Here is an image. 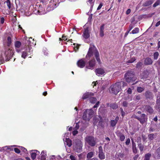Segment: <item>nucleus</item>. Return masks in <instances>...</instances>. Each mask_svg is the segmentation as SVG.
Instances as JSON below:
<instances>
[{
  "instance_id": "f257e3e1",
  "label": "nucleus",
  "mask_w": 160,
  "mask_h": 160,
  "mask_svg": "<svg viewBox=\"0 0 160 160\" xmlns=\"http://www.w3.org/2000/svg\"><path fill=\"white\" fill-rule=\"evenodd\" d=\"M93 54L98 63H101V60L99 58V54L97 50H95L94 47H91L89 49L86 57L90 58L92 56Z\"/></svg>"
},
{
  "instance_id": "f03ea898",
  "label": "nucleus",
  "mask_w": 160,
  "mask_h": 160,
  "mask_svg": "<svg viewBox=\"0 0 160 160\" xmlns=\"http://www.w3.org/2000/svg\"><path fill=\"white\" fill-rule=\"evenodd\" d=\"M119 83L117 82L114 84L112 85L110 87L111 89V92L115 95H117L121 90V86H120Z\"/></svg>"
},
{
  "instance_id": "7ed1b4c3",
  "label": "nucleus",
  "mask_w": 160,
  "mask_h": 160,
  "mask_svg": "<svg viewBox=\"0 0 160 160\" xmlns=\"http://www.w3.org/2000/svg\"><path fill=\"white\" fill-rule=\"evenodd\" d=\"M25 50L22 52V57L25 59L28 55L32 56V49L31 47L28 46L26 47Z\"/></svg>"
},
{
  "instance_id": "20e7f679",
  "label": "nucleus",
  "mask_w": 160,
  "mask_h": 160,
  "mask_svg": "<svg viewBox=\"0 0 160 160\" xmlns=\"http://www.w3.org/2000/svg\"><path fill=\"white\" fill-rule=\"evenodd\" d=\"M82 143L80 140H76L75 145L73 147V149L77 152H81L82 151Z\"/></svg>"
},
{
  "instance_id": "39448f33",
  "label": "nucleus",
  "mask_w": 160,
  "mask_h": 160,
  "mask_svg": "<svg viewBox=\"0 0 160 160\" xmlns=\"http://www.w3.org/2000/svg\"><path fill=\"white\" fill-rule=\"evenodd\" d=\"M85 140L91 146L93 147L96 145V140L92 136H87L85 138Z\"/></svg>"
},
{
  "instance_id": "423d86ee",
  "label": "nucleus",
  "mask_w": 160,
  "mask_h": 160,
  "mask_svg": "<svg viewBox=\"0 0 160 160\" xmlns=\"http://www.w3.org/2000/svg\"><path fill=\"white\" fill-rule=\"evenodd\" d=\"M5 54L6 55L7 58H6V61H8L14 55V51L10 48H9L8 50L6 51Z\"/></svg>"
},
{
  "instance_id": "0eeeda50",
  "label": "nucleus",
  "mask_w": 160,
  "mask_h": 160,
  "mask_svg": "<svg viewBox=\"0 0 160 160\" xmlns=\"http://www.w3.org/2000/svg\"><path fill=\"white\" fill-rule=\"evenodd\" d=\"M98 157L101 160H104L105 158V153L103 152V149L102 146H100L98 147Z\"/></svg>"
},
{
  "instance_id": "6e6552de",
  "label": "nucleus",
  "mask_w": 160,
  "mask_h": 160,
  "mask_svg": "<svg viewBox=\"0 0 160 160\" xmlns=\"http://www.w3.org/2000/svg\"><path fill=\"white\" fill-rule=\"evenodd\" d=\"M96 64V61L94 58H93L89 61L86 67L88 69H93Z\"/></svg>"
},
{
  "instance_id": "1a4fd4ad",
  "label": "nucleus",
  "mask_w": 160,
  "mask_h": 160,
  "mask_svg": "<svg viewBox=\"0 0 160 160\" xmlns=\"http://www.w3.org/2000/svg\"><path fill=\"white\" fill-rule=\"evenodd\" d=\"M144 96L146 99L149 100L153 99L154 98V95L150 91L148 90L145 92Z\"/></svg>"
},
{
  "instance_id": "9d476101",
  "label": "nucleus",
  "mask_w": 160,
  "mask_h": 160,
  "mask_svg": "<svg viewBox=\"0 0 160 160\" xmlns=\"http://www.w3.org/2000/svg\"><path fill=\"white\" fill-rule=\"evenodd\" d=\"M78 66L81 68H84L86 65V62L84 60V59H81L78 61L77 63Z\"/></svg>"
},
{
  "instance_id": "9b49d317",
  "label": "nucleus",
  "mask_w": 160,
  "mask_h": 160,
  "mask_svg": "<svg viewBox=\"0 0 160 160\" xmlns=\"http://www.w3.org/2000/svg\"><path fill=\"white\" fill-rule=\"evenodd\" d=\"M94 96V93L92 92H86L84 93L82 95V98L84 100L87 98L89 99L91 97Z\"/></svg>"
},
{
  "instance_id": "f8f14e48",
  "label": "nucleus",
  "mask_w": 160,
  "mask_h": 160,
  "mask_svg": "<svg viewBox=\"0 0 160 160\" xmlns=\"http://www.w3.org/2000/svg\"><path fill=\"white\" fill-rule=\"evenodd\" d=\"M144 110L149 114H152L154 110L149 105H145L143 107Z\"/></svg>"
},
{
  "instance_id": "ddd939ff",
  "label": "nucleus",
  "mask_w": 160,
  "mask_h": 160,
  "mask_svg": "<svg viewBox=\"0 0 160 160\" xmlns=\"http://www.w3.org/2000/svg\"><path fill=\"white\" fill-rule=\"evenodd\" d=\"M146 115L143 113L141 115L140 118L137 117L138 119L140 122V123L142 124H143L146 122Z\"/></svg>"
},
{
  "instance_id": "4468645a",
  "label": "nucleus",
  "mask_w": 160,
  "mask_h": 160,
  "mask_svg": "<svg viewBox=\"0 0 160 160\" xmlns=\"http://www.w3.org/2000/svg\"><path fill=\"white\" fill-rule=\"evenodd\" d=\"M95 72L96 74L98 76L102 75L105 73L104 70L102 68H98L96 69Z\"/></svg>"
},
{
  "instance_id": "2eb2a0df",
  "label": "nucleus",
  "mask_w": 160,
  "mask_h": 160,
  "mask_svg": "<svg viewBox=\"0 0 160 160\" xmlns=\"http://www.w3.org/2000/svg\"><path fill=\"white\" fill-rule=\"evenodd\" d=\"M21 45V43L19 41H16L15 42L14 46L16 51L19 52H20L21 50L19 49Z\"/></svg>"
},
{
  "instance_id": "dca6fc26",
  "label": "nucleus",
  "mask_w": 160,
  "mask_h": 160,
  "mask_svg": "<svg viewBox=\"0 0 160 160\" xmlns=\"http://www.w3.org/2000/svg\"><path fill=\"white\" fill-rule=\"evenodd\" d=\"M154 158L156 159H160V147L155 151L154 152Z\"/></svg>"
},
{
  "instance_id": "f3484780",
  "label": "nucleus",
  "mask_w": 160,
  "mask_h": 160,
  "mask_svg": "<svg viewBox=\"0 0 160 160\" xmlns=\"http://www.w3.org/2000/svg\"><path fill=\"white\" fill-rule=\"evenodd\" d=\"M156 108L159 112H160V97L158 96L156 100Z\"/></svg>"
},
{
  "instance_id": "a211bd4d",
  "label": "nucleus",
  "mask_w": 160,
  "mask_h": 160,
  "mask_svg": "<svg viewBox=\"0 0 160 160\" xmlns=\"http://www.w3.org/2000/svg\"><path fill=\"white\" fill-rule=\"evenodd\" d=\"M124 79L126 82H130V71H128L125 74Z\"/></svg>"
},
{
  "instance_id": "6ab92c4d",
  "label": "nucleus",
  "mask_w": 160,
  "mask_h": 160,
  "mask_svg": "<svg viewBox=\"0 0 160 160\" xmlns=\"http://www.w3.org/2000/svg\"><path fill=\"white\" fill-rule=\"evenodd\" d=\"M119 118L118 116H117L115 120H111L110 121V124L111 126L114 127L115 126L117 123V122L119 120Z\"/></svg>"
},
{
  "instance_id": "aec40b11",
  "label": "nucleus",
  "mask_w": 160,
  "mask_h": 160,
  "mask_svg": "<svg viewBox=\"0 0 160 160\" xmlns=\"http://www.w3.org/2000/svg\"><path fill=\"white\" fill-rule=\"evenodd\" d=\"M152 61L150 58H147L144 60V64L146 65H150L152 64Z\"/></svg>"
},
{
  "instance_id": "412c9836",
  "label": "nucleus",
  "mask_w": 160,
  "mask_h": 160,
  "mask_svg": "<svg viewBox=\"0 0 160 160\" xmlns=\"http://www.w3.org/2000/svg\"><path fill=\"white\" fill-rule=\"evenodd\" d=\"M156 133L155 134L150 133L148 135V137L149 140L150 141H152L156 138Z\"/></svg>"
},
{
  "instance_id": "4be33fe9",
  "label": "nucleus",
  "mask_w": 160,
  "mask_h": 160,
  "mask_svg": "<svg viewBox=\"0 0 160 160\" xmlns=\"http://www.w3.org/2000/svg\"><path fill=\"white\" fill-rule=\"evenodd\" d=\"M88 113V115L89 116V118H91L94 114V111L92 109H87L86 110Z\"/></svg>"
},
{
  "instance_id": "5701e85b",
  "label": "nucleus",
  "mask_w": 160,
  "mask_h": 160,
  "mask_svg": "<svg viewBox=\"0 0 160 160\" xmlns=\"http://www.w3.org/2000/svg\"><path fill=\"white\" fill-rule=\"evenodd\" d=\"M83 35V37L87 39L89 38L90 35L88 32V28L84 29Z\"/></svg>"
},
{
  "instance_id": "b1692460",
  "label": "nucleus",
  "mask_w": 160,
  "mask_h": 160,
  "mask_svg": "<svg viewBox=\"0 0 160 160\" xmlns=\"http://www.w3.org/2000/svg\"><path fill=\"white\" fill-rule=\"evenodd\" d=\"M104 24H102L100 27V35L101 37H102L104 35Z\"/></svg>"
},
{
  "instance_id": "393cba45",
  "label": "nucleus",
  "mask_w": 160,
  "mask_h": 160,
  "mask_svg": "<svg viewBox=\"0 0 160 160\" xmlns=\"http://www.w3.org/2000/svg\"><path fill=\"white\" fill-rule=\"evenodd\" d=\"M117 136L119 137L120 139L122 141H123L125 138V137L122 134L118 131L116 132Z\"/></svg>"
},
{
  "instance_id": "a878e982",
  "label": "nucleus",
  "mask_w": 160,
  "mask_h": 160,
  "mask_svg": "<svg viewBox=\"0 0 160 160\" xmlns=\"http://www.w3.org/2000/svg\"><path fill=\"white\" fill-rule=\"evenodd\" d=\"M89 116L88 115V113L86 110L84 112L82 116L83 119L84 120L89 121L90 118H89Z\"/></svg>"
},
{
  "instance_id": "bb28decb",
  "label": "nucleus",
  "mask_w": 160,
  "mask_h": 160,
  "mask_svg": "<svg viewBox=\"0 0 160 160\" xmlns=\"http://www.w3.org/2000/svg\"><path fill=\"white\" fill-rule=\"evenodd\" d=\"M153 2V0L147 1L143 4V6L145 7L148 6L152 4Z\"/></svg>"
},
{
  "instance_id": "cd10ccee",
  "label": "nucleus",
  "mask_w": 160,
  "mask_h": 160,
  "mask_svg": "<svg viewBox=\"0 0 160 160\" xmlns=\"http://www.w3.org/2000/svg\"><path fill=\"white\" fill-rule=\"evenodd\" d=\"M34 151L36 152V153L34 152H32L31 153V157L32 159L34 160L35 158H36V155L38 154H37V153H38V154L39 153V152L37 150H34Z\"/></svg>"
},
{
  "instance_id": "c85d7f7f",
  "label": "nucleus",
  "mask_w": 160,
  "mask_h": 160,
  "mask_svg": "<svg viewBox=\"0 0 160 160\" xmlns=\"http://www.w3.org/2000/svg\"><path fill=\"white\" fill-rule=\"evenodd\" d=\"M94 152H88L87 155V158L88 159H90L92 158L94 156Z\"/></svg>"
},
{
  "instance_id": "c756f323",
  "label": "nucleus",
  "mask_w": 160,
  "mask_h": 160,
  "mask_svg": "<svg viewBox=\"0 0 160 160\" xmlns=\"http://www.w3.org/2000/svg\"><path fill=\"white\" fill-rule=\"evenodd\" d=\"M152 155L151 153H148L146 154L144 156V160H150Z\"/></svg>"
},
{
  "instance_id": "7c9ffc66",
  "label": "nucleus",
  "mask_w": 160,
  "mask_h": 160,
  "mask_svg": "<svg viewBox=\"0 0 160 160\" xmlns=\"http://www.w3.org/2000/svg\"><path fill=\"white\" fill-rule=\"evenodd\" d=\"M65 142L66 143L67 145L69 147H70L72 145V141L69 138H66Z\"/></svg>"
},
{
  "instance_id": "2f4dec72",
  "label": "nucleus",
  "mask_w": 160,
  "mask_h": 160,
  "mask_svg": "<svg viewBox=\"0 0 160 160\" xmlns=\"http://www.w3.org/2000/svg\"><path fill=\"white\" fill-rule=\"evenodd\" d=\"M41 160H46V154L44 152V151H43L42 152L41 154Z\"/></svg>"
},
{
  "instance_id": "473e14b6",
  "label": "nucleus",
  "mask_w": 160,
  "mask_h": 160,
  "mask_svg": "<svg viewBox=\"0 0 160 160\" xmlns=\"http://www.w3.org/2000/svg\"><path fill=\"white\" fill-rule=\"evenodd\" d=\"M110 107L111 108L113 109H116L118 108V106L116 103H113L110 104Z\"/></svg>"
},
{
  "instance_id": "72a5a7b5",
  "label": "nucleus",
  "mask_w": 160,
  "mask_h": 160,
  "mask_svg": "<svg viewBox=\"0 0 160 160\" xmlns=\"http://www.w3.org/2000/svg\"><path fill=\"white\" fill-rule=\"evenodd\" d=\"M12 43V39L10 37L8 36L7 38V45L8 47H10Z\"/></svg>"
},
{
  "instance_id": "f704fd0d",
  "label": "nucleus",
  "mask_w": 160,
  "mask_h": 160,
  "mask_svg": "<svg viewBox=\"0 0 160 160\" xmlns=\"http://www.w3.org/2000/svg\"><path fill=\"white\" fill-rule=\"evenodd\" d=\"M90 102L92 103H95L97 101V99L96 98L91 97L89 99Z\"/></svg>"
},
{
  "instance_id": "c9c22d12",
  "label": "nucleus",
  "mask_w": 160,
  "mask_h": 160,
  "mask_svg": "<svg viewBox=\"0 0 160 160\" xmlns=\"http://www.w3.org/2000/svg\"><path fill=\"white\" fill-rule=\"evenodd\" d=\"M159 54L158 52H156L153 54V58L154 60H157L159 56Z\"/></svg>"
},
{
  "instance_id": "e433bc0d",
  "label": "nucleus",
  "mask_w": 160,
  "mask_h": 160,
  "mask_svg": "<svg viewBox=\"0 0 160 160\" xmlns=\"http://www.w3.org/2000/svg\"><path fill=\"white\" fill-rule=\"evenodd\" d=\"M139 31V29L138 28H136L133 30H132V33L133 34L137 33Z\"/></svg>"
},
{
  "instance_id": "4c0bfd02",
  "label": "nucleus",
  "mask_w": 160,
  "mask_h": 160,
  "mask_svg": "<svg viewBox=\"0 0 160 160\" xmlns=\"http://www.w3.org/2000/svg\"><path fill=\"white\" fill-rule=\"evenodd\" d=\"M129 102V100H128H128L123 102L122 103L123 106L125 107H127L128 105V103Z\"/></svg>"
},
{
  "instance_id": "58836bf2",
  "label": "nucleus",
  "mask_w": 160,
  "mask_h": 160,
  "mask_svg": "<svg viewBox=\"0 0 160 160\" xmlns=\"http://www.w3.org/2000/svg\"><path fill=\"white\" fill-rule=\"evenodd\" d=\"M5 2L6 3L8 9H10L11 8V3L10 0H7Z\"/></svg>"
},
{
  "instance_id": "ea45409f",
  "label": "nucleus",
  "mask_w": 160,
  "mask_h": 160,
  "mask_svg": "<svg viewBox=\"0 0 160 160\" xmlns=\"http://www.w3.org/2000/svg\"><path fill=\"white\" fill-rule=\"evenodd\" d=\"M118 82L119 83V85L120 86H121V85H122V86L123 87L127 85V84L123 81H121L120 82Z\"/></svg>"
},
{
  "instance_id": "a19ab883",
  "label": "nucleus",
  "mask_w": 160,
  "mask_h": 160,
  "mask_svg": "<svg viewBox=\"0 0 160 160\" xmlns=\"http://www.w3.org/2000/svg\"><path fill=\"white\" fill-rule=\"evenodd\" d=\"M144 88L141 87H138L137 88V91L138 92H141L144 90Z\"/></svg>"
},
{
  "instance_id": "79ce46f5",
  "label": "nucleus",
  "mask_w": 160,
  "mask_h": 160,
  "mask_svg": "<svg viewBox=\"0 0 160 160\" xmlns=\"http://www.w3.org/2000/svg\"><path fill=\"white\" fill-rule=\"evenodd\" d=\"M138 146L140 150L141 151H142L144 148L143 145L141 143H140L138 144Z\"/></svg>"
},
{
  "instance_id": "37998d69",
  "label": "nucleus",
  "mask_w": 160,
  "mask_h": 160,
  "mask_svg": "<svg viewBox=\"0 0 160 160\" xmlns=\"http://www.w3.org/2000/svg\"><path fill=\"white\" fill-rule=\"evenodd\" d=\"M42 52L45 55H47L48 54V51L46 48H43Z\"/></svg>"
},
{
  "instance_id": "c03bdc74",
  "label": "nucleus",
  "mask_w": 160,
  "mask_h": 160,
  "mask_svg": "<svg viewBox=\"0 0 160 160\" xmlns=\"http://www.w3.org/2000/svg\"><path fill=\"white\" fill-rule=\"evenodd\" d=\"M14 151L16 153L18 154H19L20 152V150L17 148H14Z\"/></svg>"
},
{
  "instance_id": "a18cd8bd",
  "label": "nucleus",
  "mask_w": 160,
  "mask_h": 160,
  "mask_svg": "<svg viewBox=\"0 0 160 160\" xmlns=\"http://www.w3.org/2000/svg\"><path fill=\"white\" fill-rule=\"evenodd\" d=\"M5 22V19L4 17L0 18V22L1 24H3Z\"/></svg>"
},
{
  "instance_id": "49530a36",
  "label": "nucleus",
  "mask_w": 160,
  "mask_h": 160,
  "mask_svg": "<svg viewBox=\"0 0 160 160\" xmlns=\"http://www.w3.org/2000/svg\"><path fill=\"white\" fill-rule=\"evenodd\" d=\"M142 138L143 142H145L147 139V137H146L144 135L142 134Z\"/></svg>"
},
{
  "instance_id": "de8ad7c7",
  "label": "nucleus",
  "mask_w": 160,
  "mask_h": 160,
  "mask_svg": "<svg viewBox=\"0 0 160 160\" xmlns=\"http://www.w3.org/2000/svg\"><path fill=\"white\" fill-rule=\"evenodd\" d=\"M104 4L103 3H101L98 7L97 8V10H100L102 8V7L103 5Z\"/></svg>"
},
{
  "instance_id": "09e8293b",
  "label": "nucleus",
  "mask_w": 160,
  "mask_h": 160,
  "mask_svg": "<svg viewBox=\"0 0 160 160\" xmlns=\"http://www.w3.org/2000/svg\"><path fill=\"white\" fill-rule=\"evenodd\" d=\"M155 129L154 128L152 127L151 126L150 127L149 131L150 132H153L154 131H155Z\"/></svg>"
},
{
  "instance_id": "8fccbe9b",
  "label": "nucleus",
  "mask_w": 160,
  "mask_h": 160,
  "mask_svg": "<svg viewBox=\"0 0 160 160\" xmlns=\"http://www.w3.org/2000/svg\"><path fill=\"white\" fill-rule=\"evenodd\" d=\"M21 150L24 152H26L27 151V150L25 148L21 147L20 148Z\"/></svg>"
},
{
  "instance_id": "3c124183",
  "label": "nucleus",
  "mask_w": 160,
  "mask_h": 160,
  "mask_svg": "<svg viewBox=\"0 0 160 160\" xmlns=\"http://www.w3.org/2000/svg\"><path fill=\"white\" fill-rule=\"evenodd\" d=\"M120 109L121 111L122 116V117H123L125 115V113L123 111V110L122 108H120Z\"/></svg>"
},
{
  "instance_id": "603ef678",
  "label": "nucleus",
  "mask_w": 160,
  "mask_h": 160,
  "mask_svg": "<svg viewBox=\"0 0 160 160\" xmlns=\"http://www.w3.org/2000/svg\"><path fill=\"white\" fill-rule=\"evenodd\" d=\"M132 150L134 153H135L137 152V149L136 147H132Z\"/></svg>"
},
{
  "instance_id": "864d4df0",
  "label": "nucleus",
  "mask_w": 160,
  "mask_h": 160,
  "mask_svg": "<svg viewBox=\"0 0 160 160\" xmlns=\"http://www.w3.org/2000/svg\"><path fill=\"white\" fill-rule=\"evenodd\" d=\"M70 158L71 160H76L75 157L72 155H71L70 156Z\"/></svg>"
},
{
  "instance_id": "5fc2aeb1",
  "label": "nucleus",
  "mask_w": 160,
  "mask_h": 160,
  "mask_svg": "<svg viewBox=\"0 0 160 160\" xmlns=\"http://www.w3.org/2000/svg\"><path fill=\"white\" fill-rule=\"evenodd\" d=\"M142 63L141 62H139L138 63H137V67L138 68H139L140 67L142 66Z\"/></svg>"
},
{
  "instance_id": "6e6d98bb",
  "label": "nucleus",
  "mask_w": 160,
  "mask_h": 160,
  "mask_svg": "<svg viewBox=\"0 0 160 160\" xmlns=\"http://www.w3.org/2000/svg\"><path fill=\"white\" fill-rule=\"evenodd\" d=\"M78 133V131L77 130H74L72 131V133L73 135L75 136Z\"/></svg>"
},
{
  "instance_id": "4d7b16f0",
  "label": "nucleus",
  "mask_w": 160,
  "mask_h": 160,
  "mask_svg": "<svg viewBox=\"0 0 160 160\" xmlns=\"http://www.w3.org/2000/svg\"><path fill=\"white\" fill-rule=\"evenodd\" d=\"M62 39L64 41H67L68 40V38H66V36H64V35H62Z\"/></svg>"
},
{
  "instance_id": "13d9d810",
  "label": "nucleus",
  "mask_w": 160,
  "mask_h": 160,
  "mask_svg": "<svg viewBox=\"0 0 160 160\" xmlns=\"http://www.w3.org/2000/svg\"><path fill=\"white\" fill-rule=\"evenodd\" d=\"M130 31V28H129L128 29V30H127V31L125 33V34L124 35V37H126L127 36L128 34V33Z\"/></svg>"
},
{
  "instance_id": "bf43d9fd",
  "label": "nucleus",
  "mask_w": 160,
  "mask_h": 160,
  "mask_svg": "<svg viewBox=\"0 0 160 160\" xmlns=\"http://www.w3.org/2000/svg\"><path fill=\"white\" fill-rule=\"evenodd\" d=\"M159 3L157 2H156L155 3H154L153 5V7H156L157 6H158V5L159 4Z\"/></svg>"
},
{
  "instance_id": "052dcab7",
  "label": "nucleus",
  "mask_w": 160,
  "mask_h": 160,
  "mask_svg": "<svg viewBox=\"0 0 160 160\" xmlns=\"http://www.w3.org/2000/svg\"><path fill=\"white\" fill-rule=\"evenodd\" d=\"M83 156V155L82 153L79 154L78 155V156L79 158V160L80 159H81L82 158Z\"/></svg>"
},
{
  "instance_id": "680f3d73",
  "label": "nucleus",
  "mask_w": 160,
  "mask_h": 160,
  "mask_svg": "<svg viewBox=\"0 0 160 160\" xmlns=\"http://www.w3.org/2000/svg\"><path fill=\"white\" fill-rule=\"evenodd\" d=\"M136 60V58L135 57H133L131 58V63L134 62Z\"/></svg>"
},
{
  "instance_id": "e2e57ef3",
  "label": "nucleus",
  "mask_w": 160,
  "mask_h": 160,
  "mask_svg": "<svg viewBox=\"0 0 160 160\" xmlns=\"http://www.w3.org/2000/svg\"><path fill=\"white\" fill-rule=\"evenodd\" d=\"M130 142V139L128 138L126 142V144L127 145H128Z\"/></svg>"
},
{
  "instance_id": "0e129e2a",
  "label": "nucleus",
  "mask_w": 160,
  "mask_h": 160,
  "mask_svg": "<svg viewBox=\"0 0 160 160\" xmlns=\"http://www.w3.org/2000/svg\"><path fill=\"white\" fill-rule=\"evenodd\" d=\"M126 13L127 14H128L130 13V8H129L127 10Z\"/></svg>"
},
{
  "instance_id": "69168bd1",
  "label": "nucleus",
  "mask_w": 160,
  "mask_h": 160,
  "mask_svg": "<svg viewBox=\"0 0 160 160\" xmlns=\"http://www.w3.org/2000/svg\"><path fill=\"white\" fill-rule=\"evenodd\" d=\"M135 98H136V99L138 100H139L140 99V97L139 96H138V95L136 96H135Z\"/></svg>"
},
{
  "instance_id": "338daca9",
  "label": "nucleus",
  "mask_w": 160,
  "mask_h": 160,
  "mask_svg": "<svg viewBox=\"0 0 160 160\" xmlns=\"http://www.w3.org/2000/svg\"><path fill=\"white\" fill-rule=\"evenodd\" d=\"M160 25V21L158 22L156 24V27H158L159 25Z\"/></svg>"
},
{
  "instance_id": "774afa93",
  "label": "nucleus",
  "mask_w": 160,
  "mask_h": 160,
  "mask_svg": "<svg viewBox=\"0 0 160 160\" xmlns=\"http://www.w3.org/2000/svg\"><path fill=\"white\" fill-rule=\"evenodd\" d=\"M153 120L155 122H157L158 121L157 117L156 116L153 119Z\"/></svg>"
}]
</instances>
